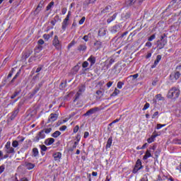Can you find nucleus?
Wrapping results in <instances>:
<instances>
[{
	"mask_svg": "<svg viewBox=\"0 0 181 181\" xmlns=\"http://www.w3.org/2000/svg\"><path fill=\"white\" fill-rule=\"evenodd\" d=\"M179 95H180V90L179 88L176 87L172 88L168 93V98H173V100H176V98H179Z\"/></svg>",
	"mask_w": 181,
	"mask_h": 181,
	"instance_id": "nucleus-1",
	"label": "nucleus"
},
{
	"mask_svg": "<svg viewBox=\"0 0 181 181\" xmlns=\"http://www.w3.org/2000/svg\"><path fill=\"white\" fill-rule=\"evenodd\" d=\"M52 45L55 47L57 50H62V42L59 40V37L57 35L54 36Z\"/></svg>",
	"mask_w": 181,
	"mask_h": 181,
	"instance_id": "nucleus-2",
	"label": "nucleus"
},
{
	"mask_svg": "<svg viewBox=\"0 0 181 181\" xmlns=\"http://www.w3.org/2000/svg\"><path fill=\"white\" fill-rule=\"evenodd\" d=\"M4 151L6 153L11 154V153H15V148L11 146V141H7L5 146H4Z\"/></svg>",
	"mask_w": 181,
	"mask_h": 181,
	"instance_id": "nucleus-3",
	"label": "nucleus"
},
{
	"mask_svg": "<svg viewBox=\"0 0 181 181\" xmlns=\"http://www.w3.org/2000/svg\"><path fill=\"white\" fill-rule=\"evenodd\" d=\"M142 168V162L141 160L138 159L136 162V165L134 166V168L133 169V173H137L138 170H141V168Z\"/></svg>",
	"mask_w": 181,
	"mask_h": 181,
	"instance_id": "nucleus-4",
	"label": "nucleus"
},
{
	"mask_svg": "<svg viewBox=\"0 0 181 181\" xmlns=\"http://www.w3.org/2000/svg\"><path fill=\"white\" fill-rule=\"evenodd\" d=\"M45 134V131L43 130L40 132L35 138V141L37 142L40 139H45L46 138V134Z\"/></svg>",
	"mask_w": 181,
	"mask_h": 181,
	"instance_id": "nucleus-5",
	"label": "nucleus"
},
{
	"mask_svg": "<svg viewBox=\"0 0 181 181\" xmlns=\"http://www.w3.org/2000/svg\"><path fill=\"white\" fill-rule=\"evenodd\" d=\"M180 77V74L175 71V72H173L170 74V78L172 80V81H176V80H178V78Z\"/></svg>",
	"mask_w": 181,
	"mask_h": 181,
	"instance_id": "nucleus-6",
	"label": "nucleus"
},
{
	"mask_svg": "<svg viewBox=\"0 0 181 181\" xmlns=\"http://www.w3.org/2000/svg\"><path fill=\"white\" fill-rule=\"evenodd\" d=\"M59 115L56 113H52L49 118H48V122H54L58 118Z\"/></svg>",
	"mask_w": 181,
	"mask_h": 181,
	"instance_id": "nucleus-7",
	"label": "nucleus"
},
{
	"mask_svg": "<svg viewBox=\"0 0 181 181\" xmlns=\"http://www.w3.org/2000/svg\"><path fill=\"white\" fill-rule=\"evenodd\" d=\"M18 114H19V109H16L12 113L10 117L11 119H15V118L16 117V115H18Z\"/></svg>",
	"mask_w": 181,
	"mask_h": 181,
	"instance_id": "nucleus-8",
	"label": "nucleus"
},
{
	"mask_svg": "<svg viewBox=\"0 0 181 181\" xmlns=\"http://www.w3.org/2000/svg\"><path fill=\"white\" fill-rule=\"evenodd\" d=\"M53 158L54 159V160H60L61 158H62V153H55L53 154Z\"/></svg>",
	"mask_w": 181,
	"mask_h": 181,
	"instance_id": "nucleus-9",
	"label": "nucleus"
},
{
	"mask_svg": "<svg viewBox=\"0 0 181 181\" xmlns=\"http://www.w3.org/2000/svg\"><path fill=\"white\" fill-rule=\"evenodd\" d=\"M99 36H105L107 35V30L104 28H100L98 31Z\"/></svg>",
	"mask_w": 181,
	"mask_h": 181,
	"instance_id": "nucleus-10",
	"label": "nucleus"
},
{
	"mask_svg": "<svg viewBox=\"0 0 181 181\" xmlns=\"http://www.w3.org/2000/svg\"><path fill=\"white\" fill-rule=\"evenodd\" d=\"M35 164L31 163H27L25 164V168L28 169V170H32L35 168Z\"/></svg>",
	"mask_w": 181,
	"mask_h": 181,
	"instance_id": "nucleus-11",
	"label": "nucleus"
},
{
	"mask_svg": "<svg viewBox=\"0 0 181 181\" xmlns=\"http://www.w3.org/2000/svg\"><path fill=\"white\" fill-rule=\"evenodd\" d=\"M111 145H112V137H110L107 139V144H106V149H110V148H111Z\"/></svg>",
	"mask_w": 181,
	"mask_h": 181,
	"instance_id": "nucleus-12",
	"label": "nucleus"
},
{
	"mask_svg": "<svg viewBox=\"0 0 181 181\" xmlns=\"http://www.w3.org/2000/svg\"><path fill=\"white\" fill-rule=\"evenodd\" d=\"M158 136V134H153L150 138L147 139L148 144H152V142H154L155 138Z\"/></svg>",
	"mask_w": 181,
	"mask_h": 181,
	"instance_id": "nucleus-13",
	"label": "nucleus"
},
{
	"mask_svg": "<svg viewBox=\"0 0 181 181\" xmlns=\"http://www.w3.org/2000/svg\"><path fill=\"white\" fill-rule=\"evenodd\" d=\"M100 47H101V42L97 41L96 42L94 43L93 49L95 50H98V49H100Z\"/></svg>",
	"mask_w": 181,
	"mask_h": 181,
	"instance_id": "nucleus-14",
	"label": "nucleus"
},
{
	"mask_svg": "<svg viewBox=\"0 0 181 181\" xmlns=\"http://www.w3.org/2000/svg\"><path fill=\"white\" fill-rule=\"evenodd\" d=\"M151 156H152V155L151 154V151L147 150L146 152V154L143 157V159L144 160H146V159H148V158H151Z\"/></svg>",
	"mask_w": 181,
	"mask_h": 181,
	"instance_id": "nucleus-15",
	"label": "nucleus"
},
{
	"mask_svg": "<svg viewBox=\"0 0 181 181\" xmlns=\"http://www.w3.org/2000/svg\"><path fill=\"white\" fill-rule=\"evenodd\" d=\"M67 26H69V21H66L65 20H64L62 25V30H66Z\"/></svg>",
	"mask_w": 181,
	"mask_h": 181,
	"instance_id": "nucleus-16",
	"label": "nucleus"
},
{
	"mask_svg": "<svg viewBox=\"0 0 181 181\" xmlns=\"http://www.w3.org/2000/svg\"><path fill=\"white\" fill-rule=\"evenodd\" d=\"M139 4H142L144 1L145 0H137ZM135 2H136V0H129V5L131 6L132 5H134V4H135Z\"/></svg>",
	"mask_w": 181,
	"mask_h": 181,
	"instance_id": "nucleus-17",
	"label": "nucleus"
},
{
	"mask_svg": "<svg viewBox=\"0 0 181 181\" xmlns=\"http://www.w3.org/2000/svg\"><path fill=\"white\" fill-rule=\"evenodd\" d=\"M54 143V139H53V138L47 139L45 141L46 145H52Z\"/></svg>",
	"mask_w": 181,
	"mask_h": 181,
	"instance_id": "nucleus-18",
	"label": "nucleus"
},
{
	"mask_svg": "<svg viewBox=\"0 0 181 181\" xmlns=\"http://www.w3.org/2000/svg\"><path fill=\"white\" fill-rule=\"evenodd\" d=\"M86 49H87V47H86V45H79L78 47V50L79 52H86Z\"/></svg>",
	"mask_w": 181,
	"mask_h": 181,
	"instance_id": "nucleus-19",
	"label": "nucleus"
},
{
	"mask_svg": "<svg viewBox=\"0 0 181 181\" xmlns=\"http://www.w3.org/2000/svg\"><path fill=\"white\" fill-rule=\"evenodd\" d=\"M60 135H62V132L59 131H56L52 134V136H53V138H58V136H60Z\"/></svg>",
	"mask_w": 181,
	"mask_h": 181,
	"instance_id": "nucleus-20",
	"label": "nucleus"
},
{
	"mask_svg": "<svg viewBox=\"0 0 181 181\" xmlns=\"http://www.w3.org/2000/svg\"><path fill=\"white\" fill-rule=\"evenodd\" d=\"M120 91L117 88H115L114 92L111 94V97H117L119 94Z\"/></svg>",
	"mask_w": 181,
	"mask_h": 181,
	"instance_id": "nucleus-21",
	"label": "nucleus"
},
{
	"mask_svg": "<svg viewBox=\"0 0 181 181\" xmlns=\"http://www.w3.org/2000/svg\"><path fill=\"white\" fill-rule=\"evenodd\" d=\"M117 18V13H115L112 17L109 18L107 21V23H111Z\"/></svg>",
	"mask_w": 181,
	"mask_h": 181,
	"instance_id": "nucleus-22",
	"label": "nucleus"
},
{
	"mask_svg": "<svg viewBox=\"0 0 181 181\" xmlns=\"http://www.w3.org/2000/svg\"><path fill=\"white\" fill-rule=\"evenodd\" d=\"M161 59H162V56L158 55L157 57H156V59L155 62H154V64H155L156 65H158V63H159V62H160Z\"/></svg>",
	"mask_w": 181,
	"mask_h": 181,
	"instance_id": "nucleus-23",
	"label": "nucleus"
},
{
	"mask_svg": "<svg viewBox=\"0 0 181 181\" xmlns=\"http://www.w3.org/2000/svg\"><path fill=\"white\" fill-rule=\"evenodd\" d=\"M33 156H35V157H36V156H37V155H39V151L37 150V148H34L33 149Z\"/></svg>",
	"mask_w": 181,
	"mask_h": 181,
	"instance_id": "nucleus-24",
	"label": "nucleus"
},
{
	"mask_svg": "<svg viewBox=\"0 0 181 181\" xmlns=\"http://www.w3.org/2000/svg\"><path fill=\"white\" fill-rule=\"evenodd\" d=\"M12 146H13V148H18V146H19V142L16 140L13 141Z\"/></svg>",
	"mask_w": 181,
	"mask_h": 181,
	"instance_id": "nucleus-25",
	"label": "nucleus"
},
{
	"mask_svg": "<svg viewBox=\"0 0 181 181\" xmlns=\"http://www.w3.org/2000/svg\"><path fill=\"white\" fill-rule=\"evenodd\" d=\"M70 16H71V11H69L66 17L64 19V21H66V22H69L70 19Z\"/></svg>",
	"mask_w": 181,
	"mask_h": 181,
	"instance_id": "nucleus-26",
	"label": "nucleus"
},
{
	"mask_svg": "<svg viewBox=\"0 0 181 181\" xmlns=\"http://www.w3.org/2000/svg\"><path fill=\"white\" fill-rule=\"evenodd\" d=\"M43 49V47H42V45H38L36 48H35V52L36 53H39V52H41V50Z\"/></svg>",
	"mask_w": 181,
	"mask_h": 181,
	"instance_id": "nucleus-27",
	"label": "nucleus"
},
{
	"mask_svg": "<svg viewBox=\"0 0 181 181\" xmlns=\"http://www.w3.org/2000/svg\"><path fill=\"white\" fill-rule=\"evenodd\" d=\"M162 42H163L160 43L159 45L160 49H163V47H165V45H166V41H165V40H163Z\"/></svg>",
	"mask_w": 181,
	"mask_h": 181,
	"instance_id": "nucleus-28",
	"label": "nucleus"
},
{
	"mask_svg": "<svg viewBox=\"0 0 181 181\" xmlns=\"http://www.w3.org/2000/svg\"><path fill=\"white\" fill-rule=\"evenodd\" d=\"M5 171V165H2L0 166V175H2Z\"/></svg>",
	"mask_w": 181,
	"mask_h": 181,
	"instance_id": "nucleus-29",
	"label": "nucleus"
},
{
	"mask_svg": "<svg viewBox=\"0 0 181 181\" xmlns=\"http://www.w3.org/2000/svg\"><path fill=\"white\" fill-rule=\"evenodd\" d=\"M42 131H44L45 134H50V132H52V128L49 127V128L45 129Z\"/></svg>",
	"mask_w": 181,
	"mask_h": 181,
	"instance_id": "nucleus-30",
	"label": "nucleus"
},
{
	"mask_svg": "<svg viewBox=\"0 0 181 181\" xmlns=\"http://www.w3.org/2000/svg\"><path fill=\"white\" fill-rule=\"evenodd\" d=\"M53 5H54V2L52 1L51 3H49L47 6V11H49V9H51Z\"/></svg>",
	"mask_w": 181,
	"mask_h": 181,
	"instance_id": "nucleus-31",
	"label": "nucleus"
},
{
	"mask_svg": "<svg viewBox=\"0 0 181 181\" xmlns=\"http://www.w3.org/2000/svg\"><path fill=\"white\" fill-rule=\"evenodd\" d=\"M81 93V89H79V92H78L76 95L74 101H76V100H78V97H80Z\"/></svg>",
	"mask_w": 181,
	"mask_h": 181,
	"instance_id": "nucleus-32",
	"label": "nucleus"
},
{
	"mask_svg": "<svg viewBox=\"0 0 181 181\" xmlns=\"http://www.w3.org/2000/svg\"><path fill=\"white\" fill-rule=\"evenodd\" d=\"M149 107H150L149 103H146L143 107V111H146V110H148Z\"/></svg>",
	"mask_w": 181,
	"mask_h": 181,
	"instance_id": "nucleus-33",
	"label": "nucleus"
},
{
	"mask_svg": "<svg viewBox=\"0 0 181 181\" xmlns=\"http://www.w3.org/2000/svg\"><path fill=\"white\" fill-rule=\"evenodd\" d=\"M43 38L45 40H49L50 39V35L49 34H44L43 35Z\"/></svg>",
	"mask_w": 181,
	"mask_h": 181,
	"instance_id": "nucleus-34",
	"label": "nucleus"
},
{
	"mask_svg": "<svg viewBox=\"0 0 181 181\" xmlns=\"http://www.w3.org/2000/svg\"><path fill=\"white\" fill-rule=\"evenodd\" d=\"M156 98V100H158V101H162V100H163V98H162V95L160 94L157 95Z\"/></svg>",
	"mask_w": 181,
	"mask_h": 181,
	"instance_id": "nucleus-35",
	"label": "nucleus"
},
{
	"mask_svg": "<svg viewBox=\"0 0 181 181\" xmlns=\"http://www.w3.org/2000/svg\"><path fill=\"white\" fill-rule=\"evenodd\" d=\"M122 86H124V83L122 82L119 81L117 83V88H119V89L122 88Z\"/></svg>",
	"mask_w": 181,
	"mask_h": 181,
	"instance_id": "nucleus-36",
	"label": "nucleus"
},
{
	"mask_svg": "<svg viewBox=\"0 0 181 181\" xmlns=\"http://www.w3.org/2000/svg\"><path fill=\"white\" fill-rule=\"evenodd\" d=\"M163 127H166V124H157L156 129H160V128H163Z\"/></svg>",
	"mask_w": 181,
	"mask_h": 181,
	"instance_id": "nucleus-37",
	"label": "nucleus"
},
{
	"mask_svg": "<svg viewBox=\"0 0 181 181\" xmlns=\"http://www.w3.org/2000/svg\"><path fill=\"white\" fill-rule=\"evenodd\" d=\"M80 129V127H78V125H76L74 128V133L76 134V132H78V129Z\"/></svg>",
	"mask_w": 181,
	"mask_h": 181,
	"instance_id": "nucleus-38",
	"label": "nucleus"
},
{
	"mask_svg": "<svg viewBox=\"0 0 181 181\" xmlns=\"http://www.w3.org/2000/svg\"><path fill=\"white\" fill-rule=\"evenodd\" d=\"M85 21H86V17H82V18L78 22L79 25H83Z\"/></svg>",
	"mask_w": 181,
	"mask_h": 181,
	"instance_id": "nucleus-39",
	"label": "nucleus"
},
{
	"mask_svg": "<svg viewBox=\"0 0 181 181\" xmlns=\"http://www.w3.org/2000/svg\"><path fill=\"white\" fill-rule=\"evenodd\" d=\"M176 71L181 74V65H179L176 67Z\"/></svg>",
	"mask_w": 181,
	"mask_h": 181,
	"instance_id": "nucleus-40",
	"label": "nucleus"
},
{
	"mask_svg": "<svg viewBox=\"0 0 181 181\" xmlns=\"http://www.w3.org/2000/svg\"><path fill=\"white\" fill-rule=\"evenodd\" d=\"M41 150L43 151L44 152H46V151H47V147H46V146L45 145H42Z\"/></svg>",
	"mask_w": 181,
	"mask_h": 181,
	"instance_id": "nucleus-41",
	"label": "nucleus"
},
{
	"mask_svg": "<svg viewBox=\"0 0 181 181\" xmlns=\"http://www.w3.org/2000/svg\"><path fill=\"white\" fill-rule=\"evenodd\" d=\"M155 37H156L155 35H152L151 36L149 37L148 42H152V40H153Z\"/></svg>",
	"mask_w": 181,
	"mask_h": 181,
	"instance_id": "nucleus-42",
	"label": "nucleus"
},
{
	"mask_svg": "<svg viewBox=\"0 0 181 181\" xmlns=\"http://www.w3.org/2000/svg\"><path fill=\"white\" fill-rule=\"evenodd\" d=\"M67 129V126H62L59 127V131H66Z\"/></svg>",
	"mask_w": 181,
	"mask_h": 181,
	"instance_id": "nucleus-43",
	"label": "nucleus"
},
{
	"mask_svg": "<svg viewBox=\"0 0 181 181\" xmlns=\"http://www.w3.org/2000/svg\"><path fill=\"white\" fill-rule=\"evenodd\" d=\"M159 115V112H155L154 114L152 115V118H156Z\"/></svg>",
	"mask_w": 181,
	"mask_h": 181,
	"instance_id": "nucleus-44",
	"label": "nucleus"
},
{
	"mask_svg": "<svg viewBox=\"0 0 181 181\" xmlns=\"http://www.w3.org/2000/svg\"><path fill=\"white\" fill-rule=\"evenodd\" d=\"M140 181H148V177L146 175H144Z\"/></svg>",
	"mask_w": 181,
	"mask_h": 181,
	"instance_id": "nucleus-45",
	"label": "nucleus"
},
{
	"mask_svg": "<svg viewBox=\"0 0 181 181\" xmlns=\"http://www.w3.org/2000/svg\"><path fill=\"white\" fill-rule=\"evenodd\" d=\"M83 67L86 69V67H88V62H84L82 64Z\"/></svg>",
	"mask_w": 181,
	"mask_h": 181,
	"instance_id": "nucleus-46",
	"label": "nucleus"
},
{
	"mask_svg": "<svg viewBox=\"0 0 181 181\" xmlns=\"http://www.w3.org/2000/svg\"><path fill=\"white\" fill-rule=\"evenodd\" d=\"M4 160V153L2 151H0V161Z\"/></svg>",
	"mask_w": 181,
	"mask_h": 181,
	"instance_id": "nucleus-47",
	"label": "nucleus"
},
{
	"mask_svg": "<svg viewBox=\"0 0 181 181\" xmlns=\"http://www.w3.org/2000/svg\"><path fill=\"white\" fill-rule=\"evenodd\" d=\"M38 45H45V41L42 39L38 40Z\"/></svg>",
	"mask_w": 181,
	"mask_h": 181,
	"instance_id": "nucleus-48",
	"label": "nucleus"
},
{
	"mask_svg": "<svg viewBox=\"0 0 181 181\" xmlns=\"http://www.w3.org/2000/svg\"><path fill=\"white\" fill-rule=\"evenodd\" d=\"M114 83V82L112 81H109L107 83V87L108 88H110V87H111V86H112V84Z\"/></svg>",
	"mask_w": 181,
	"mask_h": 181,
	"instance_id": "nucleus-49",
	"label": "nucleus"
},
{
	"mask_svg": "<svg viewBox=\"0 0 181 181\" xmlns=\"http://www.w3.org/2000/svg\"><path fill=\"white\" fill-rule=\"evenodd\" d=\"M66 12H67V8H62V15H66Z\"/></svg>",
	"mask_w": 181,
	"mask_h": 181,
	"instance_id": "nucleus-50",
	"label": "nucleus"
},
{
	"mask_svg": "<svg viewBox=\"0 0 181 181\" xmlns=\"http://www.w3.org/2000/svg\"><path fill=\"white\" fill-rule=\"evenodd\" d=\"M39 12H40V6H38L35 9V13L37 14Z\"/></svg>",
	"mask_w": 181,
	"mask_h": 181,
	"instance_id": "nucleus-51",
	"label": "nucleus"
},
{
	"mask_svg": "<svg viewBox=\"0 0 181 181\" xmlns=\"http://www.w3.org/2000/svg\"><path fill=\"white\" fill-rule=\"evenodd\" d=\"M146 46L147 47H152V43H151V42H147L146 43Z\"/></svg>",
	"mask_w": 181,
	"mask_h": 181,
	"instance_id": "nucleus-52",
	"label": "nucleus"
},
{
	"mask_svg": "<svg viewBox=\"0 0 181 181\" xmlns=\"http://www.w3.org/2000/svg\"><path fill=\"white\" fill-rule=\"evenodd\" d=\"M151 56L152 53L148 52L147 54L146 55V59H149L150 57H151Z\"/></svg>",
	"mask_w": 181,
	"mask_h": 181,
	"instance_id": "nucleus-53",
	"label": "nucleus"
},
{
	"mask_svg": "<svg viewBox=\"0 0 181 181\" xmlns=\"http://www.w3.org/2000/svg\"><path fill=\"white\" fill-rule=\"evenodd\" d=\"M88 135H90V133H88V132H86L84 133V136H83V138H88Z\"/></svg>",
	"mask_w": 181,
	"mask_h": 181,
	"instance_id": "nucleus-54",
	"label": "nucleus"
},
{
	"mask_svg": "<svg viewBox=\"0 0 181 181\" xmlns=\"http://www.w3.org/2000/svg\"><path fill=\"white\" fill-rule=\"evenodd\" d=\"M139 76V75L138 74H136L132 75V77L135 79V78H138Z\"/></svg>",
	"mask_w": 181,
	"mask_h": 181,
	"instance_id": "nucleus-55",
	"label": "nucleus"
},
{
	"mask_svg": "<svg viewBox=\"0 0 181 181\" xmlns=\"http://www.w3.org/2000/svg\"><path fill=\"white\" fill-rule=\"evenodd\" d=\"M146 146H148V143H145V144L141 147V149H145Z\"/></svg>",
	"mask_w": 181,
	"mask_h": 181,
	"instance_id": "nucleus-56",
	"label": "nucleus"
},
{
	"mask_svg": "<svg viewBox=\"0 0 181 181\" xmlns=\"http://www.w3.org/2000/svg\"><path fill=\"white\" fill-rule=\"evenodd\" d=\"M16 95H18V93L16 92L13 95H11V99L13 100V98H15V97H16Z\"/></svg>",
	"mask_w": 181,
	"mask_h": 181,
	"instance_id": "nucleus-57",
	"label": "nucleus"
},
{
	"mask_svg": "<svg viewBox=\"0 0 181 181\" xmlns=\"http://www.w3.org/2000/svg\"><path fill=\"white\" fill-rule=\"evenodd\" d=\"M175 144H177L178 145H180L181 144V140L180 139H175Z\"/></svg>",
	"mask_w": 181,
	"mask_h": 181,
	"instance_id": "nucleus-58",
	"label": "nucleus"
},
{
	"mask_svg": "<svg viewBox=\"0 0 181 181\" xmlns=\"http://www.w3.org/2000/svg\"><path fill=\"white\" fill-rule=\"evenodd\" d=\"M95 63V58L92 57V58H91V64L93 65V64H94Z\"/></svg>",
	"mask_w": 181,
	"mask_h": 181,
	"instance_id": "nucleus-59",
	"label": "nucleus"
},
{
	"mask_svg": "<svg viewBox=\"0 0 181 181\" xmlns=\"http://www.w3.org/2000/svg\"><path fill=\"white\" fill-rule=\"evenodd\" d=\"M83 40H85V42H88V35H85L83 37Z\"/></svg>",
	"mask_w": 181,
	"mask_h": 181,
	"instance_id": "nucleus-60",
	"label": "nucleus"
},
{
	"mask_svg": "<svg viewBox=\"0 0 181 181\" xmlns=\"http://www.w3.org/2000/svg\"><path fill=\"white\" fill-rule=\"evenodd\" d=\"M41 70H42V67H38L37 69H36V73H40V71H41Z\"/></svg>",
	"mask_w": 181,
	"mask_h": 181,
	"instance_id": "nucleus-61",
	"label": "nucleus"
},
{
	"mask_svg": "<svg viewBox=\"0 0 181 181\" xmlns=\"http://www.w3.org/2000/svg\"><path fill=\"white\" fill-rule=\"evenodd\" d=\"M177 170H179L180 172H181V163H180V165L177 167Z\"/></svg>",
	"mask_w": 181,
	"mask_h": 181,
	"instance_id": "nucleus-62",
	"label": "nucleus"
},
{
	"mask_svg": "<svg viewBox=\"0 0 181 181\" xmlns=\"http://www.w3.org/2000/svg\"><path fill=\"white\" fill-rule=\"evenodd\" d=\"M74 41H72V42L69 45V46H68L69 49H70V47H71V46H74Z\"/></svg>",
	"mask_w": 181,
	"mask_h": 181,
	"instance_id": "nucleus-63",
	"label": "nucleus"
},
{
	"mask_svg": "<svg viewBox=\"0 0 181 181\" xmlns=\"http://www.w3.org/2000/svg\"><path fill=\"white\" fill-rule=\"evenodd\" d=\"M150 149H151V151H155V149H156V146H153L152 147L150 148Z\"/></svg>",
	"mask_w": 181,
	"mask_h": 181,
	"instance_id": "nucleus-64",
	"label": "nucleus"
}]
</instances>
